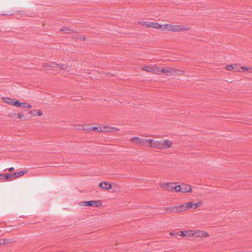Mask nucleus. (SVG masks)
Returning <instances> with one entry per match:
<instances>
[{
    "mask_svg": "<svg viewBox=\"0 0 252 252\" xmlns=\"http://www.w3.org/2000/svg\"><path fill=\"white\" fill-rule=\"evenodd\" d=\"M201 204V202H198L195 203H193L192 202H188L179 206H171L169 208V210L174 213L182 212L187 210L189 208L196 209L198 208Z\"/></svg>",
    "mask_w": 252,
    "mask_h": 252,
    "instance_id": "obj_1",
    "label": "nucleus"
},
{
    "mask_svg": "<svg viewBox=\"0 0 252 252\" xmlns=\"http://www.w3.org/2000/svg\"><path fill=\"white\" fill-rule=\"evenodd\" d=\"M149 143H150L149 146L158 149H167L171 147V141L167 140L154 141L153 139H149Z\"/></svg>",
    "mask_w": 252,
    "mask_h": 252,
    "instance_id": "obj_2",
    "label": "nucleus"
},
{
    "mask_svg": "<svg viewBox=\"0 0 252 252\" xmlns=\"http://www.w3.org/2000/svg\"><path fill=\"white\" fill-rule=\"evenodd\" d=\"M226 69L228 70H234L235 71L247 72L252 73V67L240 66L236 64H234V66H233L232 65H228L226 66Z\"/></svg>",
    "mask_w": 252,
    "mask_h": 252,
    "instance_id": "obj_3",
    "label": "nucleus"
},
{
    "mask_svg": "<svg viewBox=\"0 0 252 252\" xmlns=\"http://www.w3.org/2000/svg\"><path fill=\"white\" fill-rule=\"evenodd\" d=\"M102 203L99 200H91L82 201L79 203V205L84 206H92L94 207H98L101 205Z\"/></svg>",
    "mask_w": 252,
    "mask_h": 252,
    "instance_id": "obj_4",
    "label": "nucleus"
},
{
    "mask_svg": "<svg viewBox=\"0 0 252 252\" xmlns=\"http://www.w3.org/2000/svg\"><path fill=\"white\" fill-rule=\"evenodd\" d=\"M130 141L135 144L141 145H145L147 143H149V139L141 138L138 137H132L130 138Z\"/></svg>",
    "mask_w": 252,
    "mask_h": 252,
    "instance_id": "obj_5",
    "label": "nucleus"
},
{
    "mask_svg": "<svg viewBox=\"0 0 252 252\" xmlns=\"http://www.w3.org/2000/svg\"><path fill=\"white\" fill-rule=\"evenodd\" d=\"M15 106L20 107L23 108H31L32 105L26 102H21L19 100H15Z\"/></svg>",
    "mask_w": 252,
    "mask_h": 252,
    "instance_id": "obj_6",
    "label": "nucleus"
},
{
    "mask_svg": "<svg viewBox=\"0 0 252 252\" xmlns=\"http://www.w3.org/2000/svg\"><path fill=\"white\" fill-rule=\"evenodd\" d=\"M191 191V187L187 184H183L181 185V192L187 193Z\"/></svg>",
    "mask_w": 252,
    "mask_h": 252,
    "instance_id": "obj_7",
    "label": "nucleus"
},
{
    "mask_svg": "<svg viewBox=\"0 0 252 252\" xmlns=\"http://www.w3.org/2000/svg\"><path fill=\"white\" fill-rule=\"evenodd\" d=\"M99 186L103 189H105L107 190L111 189L112 188L111 184L108 182H101L99 183Z\"/></svg>",
    "mask_w": 252,
    "mask_h": 252,
    "instance_id": "obj_8",
    "label": "nucleus"
},
{
    "mask_svg": "<svg viewBox=\"0 0 252 252\" xmlns=\"http://www.w3.org/2000/svg\"><path fill=\"white\" fill-rule=\"evenodd\" d=\"M110 128L112 129V128H114L113 127H108V126L104 127L103 128H102L101 127H99V126L93 127V130H97V131H98V132H102V131L107 132V129H109Z\"/></svg>",
    "mask_w": 252,
    "mask_h": 252,
    "instance_id": "obj_9",
    "label": "nucleus"
},
{
    "mask_svg": "<svg viewBox=\"0 0 252 252\" xmlns=\"http://www.w3.org/2000/svg\"><path fill=\"white\" fill-rule=\"evenodd\" d=\"M162 187L167 190L171 191L174 190V185L173 183L164 184L162 185Z\"/></svg>",
    "mask_w": 252,
    "mask_h": 252,
    "instance_id": "obj_10",
    "label": "nucleus"
},
{
    "mask_svg": "<svg viewBox=\"0 0 252 252\" xmlns=\"http://www.w3.org/2000/svg\"><path fill=\"white\" fill-rule=\"evenodd\" d=\"M196 234H197V236L198 237H208L209 234L207 232L198 230L196 231Z\"/></svg>",
    "mask_w": 252,
    "mask_h": 252,
    "instance_id": "obj_11",
    "label": "nucleus"
},
{
    "mask_svg": "<svg viewBox=\"0 0 252 252\" xmlns=\"http://www.w3.org/2000/svg\"><path fill=\"white\" fill-rule=\"evenodd\" d=\"M173 72V69L168 68H162V74L164 75L171 74Z\"/></svg>",
    "mask_w": 252,
    "mask_h": 252,
    "instance_id": "obj_12",
    "label": "nucleus"
},
{
    "mask_svg": "<svg viewBox=\"0 0 252 252\" xmlns=\"http://www.w3.org/2000/svg\"><path fill=\"white\" fill-rule=\"evenodd\" d=\"M152 72L155 74H162V68L158 66H153Z\"/></svg>",
    "mask_w": 252,
    "mask_h": 252,
    "instance_id": "obj_13",
    "label": "nucleus"
},
{
    "mask_svg": "<svg viewBox=\"0 0 252 252\" xmlns=\"http://www.w3.org/2000/svg\"><path fill=\"white\" fill-rule=\"evenodd\" d=\"M148 26H149V27L156 28L157 29L161 28V25L160 24L154 22H150Z\"/></svg>",
    "mask_w": 252,
    "mask_h": 252,
    "instance_id": "obj_14",
    "label": "nucleus"
},
{
    "mask_svg": "<svg viewBox=\"0 0 252 252\" xmlns=\"http://www.w3.org/2000/svg\"><path fill=\"white\" fill-rule=\"evenodd\" d=\"M173 32H180L185 30V28L181 25H173Z\"/></svg>",
    "mask_w": 252,
    "mask_h": 252,
    "instance_id": "obj_15",
    "label": "nucleus"
},
{
    "mask_svg": "<svg viewBox=\"0 0 252 252\" xmlns=\"http://www.w3.org/2000/svg\"><path fill=\"white\" fill-rule=\"evenodd\" d=\"M4 101L6 102V103L14 105L15 106V104L14 102H15V101H14L13 99L9 98H3Z\"/></svg>",
    "mask_w": 252,
    "mask_h": 252,
    "instance_id": "obj_16",
    "label": "nucleus"
},
{
    "mask_svg": "<svg viewBox=\"0 0 252 252\" xmlns=\"http://www.w3.org/2000/svg\"><path fill=\"white\" fill-rule=\"evenodd\" d=\"M173 25H170V24H166V25H164V29L168 31H173Z\"/></svg>",
    "mask_w": 252,
    "mask_h": 252,
    "instance_id": "obj_17",
    "label": "nucleus"
},
{
    "mask_svg": "<svg viewBox=\"0 0 252 252\" xmlns=\"http://www.w3.org/2000/svg\"><path fill=\"white\" fill-rule=\"evenodd\" d=\"M142 70L149 72H152L153 66H144L142 67Z\"/></svg>",
    "mask_w": 252,
    "mask_h": 252,
    "instance_id": "obj_18",
    "label": "nucleus"
},
{
    "mask_svg": "<svg viewBox=\"0 0 252 252\" xmlns=\"http://www.w3.org/2000/svg\"><path fill=\"white\" fill-rule=\"evenodd\" d=\"M2 245H6L12 242V239H5L0 241Z\"/></svg>",
    "mask_w": 252,
    "mask_h": 252,
    "instance_id": "obj_19",
    "label": "nucleus"
},
{
    "mask_svg": "<svg viewBox=\"0 0 252 252\" xmlns=\"http://www.w3.org/2000/svg\"><path fill=\"white\" fill-rule=\"evenodd\" d=\"M56 65H57L56 64H55L53 63H46L45 64L44 66L46 67H48V68H53V67H55Z\"/></svg>",
    "mask_w": 252,
    "mask_h": 252,
    "instance_id": "obj_20",
    "label": "nucleus"
},
{
    "mask_svg": "<svg viewBox=\"0 0 252 252\" xmlns=\"http://www.w3.org/2000/svg\"><path fill=\"white\" fill-rule=\"evenodd\" d=\"M188 233H187V236L189 237H193L196 236V231L194 230H189L188 231Z\"/></svg>",
    "mask_w": 252,
    "mask_h": 252,
    "instance_id": "obj_21",
    "label": "nucleus"
},
{
    "mask_svg": "<svg viewBox=\"0 0 252 252\" xmlns=\"http://www.w3.org/2000/svg\"><path fill=\"white\" fill-rule=\"evenodd\" d=\"M174 189L177 192H181V185H177L174 186Z\"/></svg>",
    "mask_w": 252,
    "mask_h": 252,
    "instance_id": "obj_22",
    "label": "nucleus"
},
{
    "mask_svg": "<svg viewBox=\"0 0 252 252\" xmlns=\"http://www.w3.org/2000/svg\"><path fill=\"white\" fill-rule=\"evenodd\" d=\"M188 233V231H182L180 232V236L184 237L187 236V233Z\"/></svg>",
    "mask_w": 252,
    "mask_h": 252,
    "instance_id": "obj_23",
    "label": "nucleus"
},
{
    "mask_svg": "<svg viewBox=\"0 0 252 252\" xmlns=\"http://www.w3.org/2000/svg\"><path fill=\"white\" fill-rule=\"evenodd\" d=\"M17 116H18V118L19 119H21L22 121H24L26 120V118H24L25 116L24 115H23L21 113H18Z\"/></svg>",
    "mask_w": 252,
    "mask_h": 252,
    "instance_id": "obj_24",
    "label": "nucleus"
},
{
    "mask_svg": "<svg viewBox=\"0 0 252 252\" xmlns=\"http://www.w3.org/2000/svg\"><path fill=\"white\" fill-rule=\"evenodd\" d=\"M5 174V179L7 180L8 181L10 180V179L12 178L11 174L8 173V174Z\"/></svg>",
    "mask_w": 252,
    "mask_h": 252,
    "instance_id": "obj_25",
    "label": "nucleus"
},
{
    "mask_svg": "<svg viewBox=\"0 0 252 252\" xmlns=\"http://www.w3.org/2000/svg\"><path fill=\"white\" fill-rule=\"evenodd\" d=\"M141 23V24L146 26V27H149V26H148V25L149 24L150 22L149 21H142Z\"/></svg>",
    "mask_w": 252,
    "mask_h": 252,
    "instance_id": "obj_26",
    "label": "nucleus"
},
{
    "mask_svg": "<svg viewBox=\"0 0 252 252\" xmlns=\"http://www.w3.org/2000/svg\"><path fill=\"white\" fill-rule=\"evenodd\" d=\"M37 113L36 114H33V116H41L42 115V112L40 110H37Z\"/></svg>",
    "mask_w": 252,
    "mask_h": 252,
    "instance_id": "obj_27",
    "label": "nucleus"
},
{
    "mask_svg": "<svg viewBox=\"0 0 252 252\" xmlns=\"http://www.w3.org/2000/svg\"><path fill=\"white\" fill-rule=\"evenodd\" d=\"M25 173V171H23V170H21L18 172H17V174H18V177H20V176H22V175H23Z\"/></svg>",
    "mask_w": 252,
    "mask_h": 252,
    "instance_id": "obj_28",
    "label": "nucleus"
},
{
    "mask_svg": "<svg viewBox=\"0 0 252 252\" xmlns=\"http://www.w3.org/2000/svg\"><path fill=\"white\" fill-rule=\"evenodd\" d=\"M61 30L62 31H63V32H66V33H68V32H69V31H71V30H69V29H68V28H63Z\"/></svg>",
    "mask_w": 252,
    "mask_h": 252,
    "instance_id": "obj_29",
    "label": "nucleus"
},
{
    "mask_svg": "<svg viewBox=\"0 0 252 252\" xmlns=\"http://www.w3.org/2000/svg\"><path fill=\"white\" fill-rule=\"evenodd\" d=\"M11 174L12 178L15 179V178L18 177L17 172H15V173H11Z\"/></svg>",
    "mask_w": 252,
    "mask_h": 252,
    "instance_id": "obj_30",
    "label": "nucleus"
},
{
    "mask_svg": "<svg viewBox=\"0 0 252 252\" xmlns=\"http://www.w3.org/2000/svg\"><path fill=\"white\" fill-rule=\"evenodd\" d=\"M0 179L4 180L5 179V174H0Z\"/></svg>",
    "mask_w": 252,
    "mask_h": 252,
    "instance_id": "obj_31",
    "label": "nucleus"
},
{
    "mask_svg": "<svg viewBox=\"0 0 252 252\" xmlns=\"http://www.w3.org/2000/svg\"><path fill=\"white\" fill-rule=\"evenodd\" d=\"M84 129L87 131H92L93 130V127H88L84 128Z\"/></svg>",
    "mask_w": 252,
    "mask_h": 252,
    "instance_id": "obj_32",
    "label": "nucleus"
},
{
    "mask_svg": "<svg viewBox=\"0 0 252 252\" xmlns=\"http://www.w3.org/2000/svg\"><path fill=\"white\" fill-rule=\"evenodd\" d=\"M37 112V110H34L33 111H31L29 112V113L30 114H32V115L33 116V114H36L35 113Z\"/></svg>",
    "mask_w": 252,
    "mask_h": 252,
    "instance_id": "obj_33",
    "label": "nucleus"
},
{
    "mask_svg": "<svg viewBox=\"0 0 252 252\" xmlns=\"http://www.w3.org/2000/svg\"><path fill=\"white\" fill-rule=\"evenodd\" d=\"M8 170L9 171L12 172L14 170V168L13 167H11L9 168Z\"/></svg>",
    "mask_w": 252,
    "mask_h": 252,
    "instance_id": "obj_34",
    "label": "nucleus"
},
{
    "mask_svg": "<svg viewBox=\"0 0 252 252\" xmlns=\"http://www.w3.org/2000/svg\"><path fill=\"white\" fill-rule=\"evenodd\" d=\"M180 233L179 232H176V234L175 235H174L176 237H177V236H180Z\"/></svg>",
    "mask_w": 252,
    "mask_h": 252,
    "instance_id": "obj_35",
    "label": "nucleus"
},
{
    "mask_svg": "<svg viewBox=\"0 0 252 252\" xmlns=\"http://www.w3.org/2000/svg\"><path fill=\"white\" fill-rule=\"evenodd\" d=\"M175 234H176V232H173L170 233V235H173V236H174L175 235Z\"/></svg>",
    "mask_w": 252,
    "mask_h": 252,
    "instance_id": "obj_36",
    "label": "nucleus"
},
{
    "mask_svg": "<svg viewBox=\"0 0 252 252\" xmlns=\"http://www.w3.org/2000/svg\"><path fill=\"white\" fill-rule=\"evenodd\" d=\"M114 128H112V129H118V128H115V127H114ZM112 129L111 128H110L109 129H107V131H111L112 130Z\"/></svg>",
    "mask_w": 252,
    "mask_h": 252,
    "instance_id": "obj_37",
    "label": "nucleus"
},
{
    "mask_svg": "<svg viewBox=\"0 0 252 252\" xmlns=\"http://www.w3.org/2000/svg\"><path fill=\"white\" fill-rule=\"evenodd\" d=\"M61 67H62V68H64V66H63V65H62V66H61Z\"/></svg>",
    "mask_w": 252,
    "mask_h": 252,
    "instance_id": "obj_38",
    "label": "nucleus"
},
{
    "mask_svg": "<svg viewBox=\"0 0 252 252\" xmlns=\"http://www.w3.org/2000/svg\"><path fill=\"white\" fill-rule=\"evenodd\" d=\"M86 38L85 37H83V39L84 40H85Z\"/></svg>",
    "mask_w": 252,
    "mask_h": 252,
    "instance_id": "obj_39",
    "label": "nucleus"
},
{
    "mask_svg": "<svg viewBox=\"0 0 252 252\" xmlns=\"http://www.w3.org/2000/svg\"><path fill=\"white\" fill-rule=\"evenodd\" d=\"M1 245V242L0 241V245Z\"/></svg>",
    "mask_w": 252,
    "mask_h": 252,
    "instance_id": "obj_40",
    "label": "nucleus"
}]
</instances>
